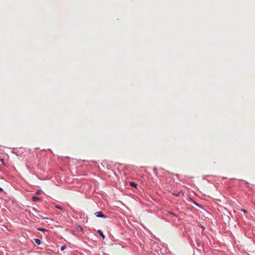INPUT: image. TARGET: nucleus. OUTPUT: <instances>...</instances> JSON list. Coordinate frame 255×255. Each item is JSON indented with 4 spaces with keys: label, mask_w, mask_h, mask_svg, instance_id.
<instances>
[{
    "label": "nucleus",
    "mask_w": 255,
    "mask_h": 255,
    "mask_svg": "<svg viewBox=\"0 0 255 255\" xmlns=\"http://www.w3.org/2000/svg\"><path fill=\"white\" fill-rule=\"evenodd\" d=\"M95 214L97 217H106V216L103 214L102 212H96Z\"/></svg>",
    "instance_id": "f257e3e1"
},
{
    "label": "nucleus",
    "mask_w": 255,
    "mask_h": 255,
    "mask_svg": "<svg viewBox=\"0 0 255 255\" xmlns=\"http://www.w3.org/2000/svg\"><path fill=\"white\" fill-rule=\"evenodd\" d=\"M97 232H98V233L99 234V235H100V236H101V237L103 239H105V236L104 235L103 233H102V232L101 230H98V231H97Z\"/></svg>",
    "instance_id": "f03ea898"
},
{
    "label": "nucleus",
    "mask_w": 255,
    "mask_h": 255,
    "mask_svg": "<svg viewBox=\"0 0 255 255\" xmlns=\"http://www.w3.org/2000/svg\"><path fill=\"white\" fill-rule=\"evenodd\" d=\"M32 200L33 201L36 202L40 200V199L39 197L36 196H33L32 198Z\"/></svg>",
    "instance_id": "7ed1b4c3"
},
{
    "label": "nucleus",
    "mask_w": 255,
    "mask_h": 255,
    "mask_svg": "<svg viewBox=\"0 0 255 255\" xmlns=\"http://www.w3.org/2000/svg\"><path fill=\"white\" fill-rule=\"evenodd\" d=\"M34 242L38 245H40L41 243V241L39 239H34Z\"/></svg>",
    "instance_id": "20e7f679"
},
{
    "label": "nucleus",
    "mask_w": 255,
    "mask_h": 255,
    "mask_svg": "<svg viewBox=\"0 0 255 255\" xmlns=\"http://www.w3.org/2000/svg\"><path fill=\"white\" fill-rule=\"evenodd\" d=\"M130 185L131 186L134 187H136V186H137V184L135 182H130Z\"/></svg>",
    "instance_id": "39448f33"
},
{
    "label": "nucleus",
    "mask_w": 255,
    "mask_h": 255,
    "mask_svg": "<svg viewBox=\"0 0 255 255\" xmlns=\"http://www.w3.org/2000/svg\"><path fill=\"white\" fill-rule=\"evenodd\" d=\"M38 230L40 231H41V232H47V230L45 229H43V228H39V229H38Z\"/></svg>",
    "instance_id": "423d86ee"
},
{
    "label": "nucleus",
    "mask_w": 255,
    "mask_h": 255,
    "mask_svg": "<svg viewBox=\"0 0 255 255\" xmlns=\"http://www.w3.org/2000/svg\"><path fill=\"white\" fill-rule=\"evenodd\" d=\"M77 228L80 231H83V228L81 226H77Z\"/></svg>",
    "instance_id": "0eeeda50"
},
{
    "label": "nucleus",
    "mask_w": 255,
    "mask_h": 255,
    "mask_svg": "<svg viewBox=\"0 0 255 255\" xmlns=\"http://www.w3.org/2000/svg\"><path fill=\"white\" fill-rule=\"evenodd\" d=\"M55 207L58 209H59L60 210H63V208L59 205H56V206H55Z\"/></svg>",
    "instance_id": "6e6552de"
},
{
    "label": "nucleus",
    "mask_w": 255,
    "mask_h": 255,
    "mask_svg": "<svg viewBox=\"0 0 255 255\" xmlns=\"http://www.w3.org/2000/svg\"><path fill=\"white\" fill-rule=\"evenodd\" d=\"M66 248V246H63L62 247H61V250L62 251H63Z\"/></svg>",
    "instance_id": "1a4fd4ad"
},
{
    "label": "nucleus",
    "mask_w": 255,
    "mask_h": 255,
    "mask_svg": "<svg viewBox=\"0 0 255 255\" xmlns=\"http://www.w3.org/2000/svg\"><path fill=\"white\" fill-rule=\"evenodd\" d=\"M181 193V191H180L178 193H175V194H174L176 196H178L179 195V194Z\"/></svg>",
    "instance_id": "9d476101"
},
{
    "label": "nucleus",
    "mask_w": 255,
    "mask_h": 255,
    "mask_svg": "<svg viewBox=\"0 0 255 255\" xmlns=\"http://www.w3.org/2000/svg\"><path fill=\"white\" fill-rule=\"evenodd\" d=\"M241 211H243L245 214L247 213V211L246 210L242 209Z\"/></svg>",
    "instance_id": "9b49d317"
},
{
    "label": "nucleus",
    "mask_w": 255,
    "mask_h": 255,
    "mask_svg": "<svg viewBox=\"0 0 255 255\" xmlns=\"http://www.w3.org/2000/svg\"><path fill=\"white\" fill-rule=\"evenodd\" d=\"M40 192H41V191H40V190H38V191L36 192V194H40Z\"/></svg>",
    "instance_id": "f8f14e48"
},
{
    "label": "nucleus",
    "mask_w": 255,
    "mask_h": 255,
    "mask_svg": "<svg viewBox=\"0 0 255 255\" xmlns=\"http://www.w3.org/2000/svg\"><path fill=\"white\" fill-rule=\"evenodd\" d=\"M3 191V189L0 187V193Z\"/></svg>",
    "instance_id": "ddd939ff"
},
{
    "label": "nucleus",
    "mask_w": 255,
    "mask_h": 255,
    "mask_svg": "<svg viewBox=\"0 0 255 255\" xmlns=\"http://www.w3.org/2000/svg\"><path fill=\"white\" fill-rule=\"evenodd\" d=\"M1 161L2 162H3V159H1Z\"/></svg>",
    "instance_id": "4468645a"
}]
</instances>
